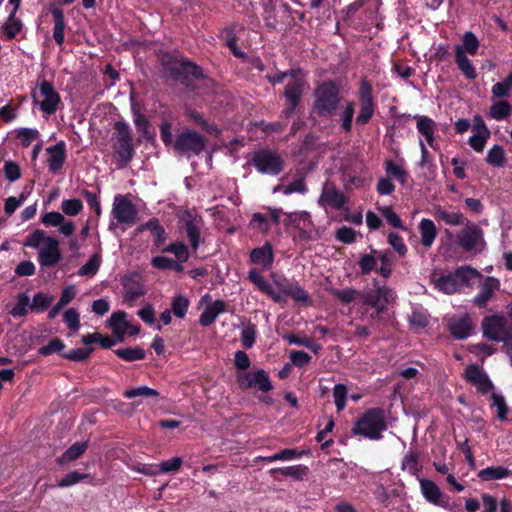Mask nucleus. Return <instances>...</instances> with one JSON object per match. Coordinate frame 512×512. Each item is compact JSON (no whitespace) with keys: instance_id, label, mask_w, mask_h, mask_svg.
Wrapping results in <instances>:
<instances>
[{"instance_id":"40","label":"nucleus","mask_w":512,"mask_h":512,"mask_svg":"<svg viewBox=\"0 0 512 512\" xmlns=\"http://www.w3.org/2000/svg\"><path fill=\"white\" fill-rule=\"evenodd\" d=\"M491 400V407L496 409V417L502 422L507 421L509 408L507 406L505 397L500 393L492 392Z\"/></svg>"},{"instance_id":"21","label":"nucleus","mask_w":512,"mask_h":512,"mask_svg":"<svg viewBox=\"0 0 512 512\" xmlns=\"http://www.w3.org/2000/svg\"><path fill=\"white\" fill-rule=\"evenodd\" d=\"M346 202L345 195L339 191L334 185L325 184L323 191L319 197L318 203L323 206H329L335 210H341Z\"/></svg>"},{"instance_id":"27","label":"nucleus","mask_w":512,"mask_h":512,"mask_svg":"<svg viewBox=\"0 0 512 512\" xmlns=\"http://www.w3.org/2000/svg\"><path fill=\"white\" fill-rule=\"evenodd\" d=\"M226 311V303L223 300H216L206 306L199 317V323L203 327L210 326L216 318Z\"/></svg>"},{"instance_id":"29","label":"nucleus","mask_w":512,"mask_h":512,"mask_svg":"<svg viewBox=\"0 0 512 512\" xmlns=\"http://www.w3.org/2000/svg\"><path fill=\"white\" fill-rule=\"evenodd\" d=\"M108 325L112 329L114 335L117 336L118 341H122L126 331L129 329V322L126 320V313L124 311L114 312L108 320Z\"/></svg>"},{"instance_id":"37","label":"nucleus","mask_w":512,"mask_h":512,"mask_svg":"<svg viewBox=\"0 0 512 512\" xmlns=\"http://www.w3.org/2000/svg\"><path fill=\"white\" fill-rule=\"evenodd\" d=\"M401 469L413 476H418L421 470L418 453L411 450L408 451L401 461Z\"/></svg>"},{"instance_id":"53","label":"nucleus","mask_w":512,"mask_h":512,"mask_svg":"<svg viewBox=\"0 0 512 512\" xmlns=\"http://www.w3.org/2000/svg\"><path fill=\"white\" fill-rule=\"evenodd\" d=\"M61 210L63 215L76 216L83 210V203L80 199H64L61 202Z\"/></svg>"},{"instance_id":"25","label":"nucleus","mask_w":512,"mask_h":512,"mask_svg":"<svg viewBox=\"0 0 512 512\" xmlns=\"http://www.w3.org/2000/svg\"><path fill=\"white\" fill-rule=\"evenodd\" d=\"M430 280L435 289L445 294H454L460 288L459 281H457L455 273L440 275L434 273L431 275Z\"/></svg>"},{"instance_id":"13","label":"nucleus","mask_w":512,"mask_h":512,"mask_svg":"<svg viewBox=\"0 0 512 512\" xmlns=\"http://www.w3.org/2000/svg\"><path fill=\"white\" fill-rule=\"evenodd\" d=\"M274 284L279 290V293L290 297L295 302L308 305L311 303L308 292L294 279L286 277H273Z\"/></svg>"},{"instance_id":"17","label":"nucleus","mask_w":512,"mask_h":512,"mask_svg":"<svg viewBox=\"0 0 512 512\" xmlns=\"http://www.w3.org/2000/svg\"><path fill=\"white\" fill-rule=\"evenodd\" d=\"M482 279L483 281L480 283L479 292L472 300V303L479 308L486 307L494 293L498 291L501 286L499 279L493 276L483 277Z\"/></svg>"},{"instance_id":"56","label":"nucleus","mask_w":512,"mask_h":512,"mask_svg":"<svg viewBox=\"0 0 512 512\" xmlns=\"http://www.w3.org/2000/svg\"><path fill=\"white\" fill-rule=\"evenodd\" d=\"M333 398L338 412L346 407L347 387L344 384H336L333 388Z\"/></svg>"},{"instance_id":"26","label":"nucleus","mask_w":512,"mask_h":512,"mask_svg":"<svg viewBox=\"0 0 512 512\" xmlns=\"http://www.w3.org/2000/svg\"><path fill=\"white\" fill-rule=\"evenodd\" d=\"M250 260L253 264L259 265L263 270H268L274 262L272 245L266 242L261 247L254 248L250 252Z\"/></svg>"},{"instance_id":"60","label":"nucleus","mask_w":512,"mask_h":512,"mask_svg":"<svg viewBox=\"0 0 512 512\" xmlns=\"http://www.w3.org/2000/svg\"><path fill=\"white\" fill-rule=\"evenodd\" d=\"M93 348H76L61 354V356L70 361L82 362L92 353Z\"/></svg>"},{"instance_id":"34","label":"nucleus","mask_w":512,"mask_h":512,"mask_svg":"<svg viewBox=\"0 0 512 512\" xmlns=\"http://www.w3.org/2000/svg\"><path fill=\"white\" fill-rule=\"evenodd\" d=\"M485 161L488 165L495 168H502L506 164V156L504 148L499 145H493L487 152Z\"/></svg>"},{"instance_id":"9","label":"nucleus","mask_w":512,"mask_h":512,"mask_svg":"<svg viewBox=\"0 0 512 512\" xmlns=\"http://www.w3.org/2000/svg\"><path fill=\"white\" fill-rule=\"evenodd\" d=\"M236 381L241 390L256 389L267 393L273 389L268 373L264 369L236 373Z\"/></svg>"},{"instance_id":"22","label":"nucleus","mask_w":512,"mask_h":512,"mask_svg":"<svg viewBox=\"0 0 512 512\" xmlns=\"http://www.w3.org/2000/svg\"><path fill=\"white\" fill-rule=\"evenodd\" d=\"M392 296V291L386 287H379L366 293L363 297V303L367 306L374 308L377 314L384 311L389 298Z\"/></svg>"},{"instance_id":"4","label":"nucleus","mask_w":512,"mask_h":512,"mask_svg":"<svg viewBox=\"0 0 512 512\" xmlns=\"http://www.w3.org/2000/svg\"><path fill=\"white\" fill-rule=\"evenodd\" d=\"M338 86L332 81L319 84L314 91V110L321 118H331L340 104Z\"/></svg>"},{"instance_id":"55","label":"nucleus","mask_w":512,"mask_h":512,"mask_svg":"<svg viewBox=\"0 0 512 512\" xmlns=\"http://www.w3.org/2000/svg\"><path fill=\"white\" fill-rule=\"evenodd\" d=\"M39 137V131L35 128H19L16 130V138L23 147H28Z\"/></svg>"},{"instance_id":"48","label":"nucleus","mask_w":512,"mask_h":512,"mask_svg":"<svg viewBox=\"0 0 512 512\" xmlns=\"http://www.w3.org/2000/svg\"><path fill=\"white\" fill-rule=\"evenodd\" d=\"M30 307V298L26 292H22L17 297V303L11 309L10 314L14 318H21L27 315Z\"/></svg>"},{"instance_id":"19","label":"nucleus","mask_w":512,"mask_h":512,"mask_svg":"<svg viewBox=\"0 0 512 512\" xmlns=\"http://www.w3.org/2000/svg\"><path fill=\"white\" fill-rule=\"evenodd\" d=\"M183 225L192 249L197 250L201 244V229L204 225L203 219L198 215L187 213L183 217Z\"/></svg>"},{"instance_id":"16","label":"nucleus","mask_w":512,"mask_h":512,"mask_svg":"<svg viewBox=\"0 0 512 512\" xmlns=\"http://www.w3.org/2000/svg\"><path fill=\"white\" fill-rule=\"evenodd\" d=\"M447 328L451 335L459 340L471 336L473 325L470 316L467 313L454 315L447 319Z\"/></svg>"},{"instance_id":"31","label":"nucleus","mask_w":512,"mask_h":512,"mask_svg":"<svg viewBox=\"0 0 512 512\" xmlns=\"http://www.w3.org/2000/svg\"><path fill=\"white\" fill-rule=\"evenodd\" d=\"M511 470L504 466H490L478 472L481 481L501 480L511 475Z\"/></svg>"},{"instance_id":"2","label":"nucleus","mask_w":512,"mask_h":512,"mask_svg":"<svg viewBox=\"0 0 512 512\" xmlns=\"http://www.w3.org/2000/svg\"><path fill=\"white\" fill-rule=\"evenodd\" d=\"M287 77L291 78V81L285 86L283 93L287 106L281 112V117L285 119L290 118L294 114L301 101L306 85V81L301 75V72L295 69H290L284 72H279L273 76H269L268 80L271 84L276 85L282 83Z\"/></svg>"},{"instance_id":"12","label":"nucleus","mask_w":512,"mask_h":512,"mask_svg":"<svg viewBox=\"0 0 512 512\" xmlns=\"http://www.w3.org/2000/svg\"><path fill=\"white\" fill-rule=\"evenodd\" d=\"M252 161L262 174L277 175L283 170L281 157L276 152L267 149L255 152Z\"/></svg>"},{"instance_id":"38","label":"nucleus","mask_w":512,"mask_h":512,"mask_svg":"<svg viewBox=\"0 0 512 512\" xmlns=\"http://www.w3.org/2000/svg\"><path fill=\"white\" fill-rule=\"evenodd\" d=\"M271 473H280L283 476L291 477L294 480H302L308 473V467L302 464L287 466L282 468H273Z\"/></svg>"},{"instance_id":"42","label":"nucleus","mask_w":512,"mask_h":512,"mask_svg":"<svg viewBox=\"0 0 512 512\" xmlns=\"http://www.w3.org/2000/svg\"><path fill=\"white\" fill-rule=\"evenodd\" d=\"M512 107L509 102L500 100L493 103L489 110V115L492 119L501 121L506 119L511 113Z\"/></svg>"},{"instance_id":"15","label":"nucleus","mask_w":512,"mask_h":512,"mask_svg":"<svg viewBox=\"0 0 512 512\" xmlns=\"http://www.w3.org/2000/svg\"><path fill=\"white\" fill-rule=\"evenodd\" d=\"M413 119L416 121V129L420 135L419 139H423L425 144L432 149H438L439 145L435 139V133L437 131L436 122L428 116L419 114L414 115Z\"/></svg>"},{"instance_id":"35","label":"nucleus","mask_w":512,"mask_h":512,"mask_svg":"<svg viewBox=\"0 0 512 512\" xmlns=\"http://www.w3.org/2000/svg\"><path fill=\"white\" fill-rule=\"evenodd\" d=\"M159 392L154 389L150 388L146 385H141L137 387H129L124 390L123 396L126 399H134L137 397H145V398H152L157 399L159 397Z\"/></svg>"},{"instance_id":"8","label":"nucleus","mask_w":512,"mask_h":512,"mask_svg":"<svg viewBox=\"0 0 512 512\" xmlns=\"http://www.w3.org/2000/svg\"><path fill=\"white\" fill-rule=\"evenodd\" d=\"M33 103L38 105L40 110L46 115L54 114L61 103V97L55 90L54 85L44 80L38 84V94L33 93Z\"/></svg>"},{"instance_id":"7","label":"nucleus","mask_w":512,"mask_h":512,"mask_svg":"<svg viewBox=\"0 0 512 512\" xmlns=\"http://www.w3.org/2000/svg\"><path fill=\"white\" fill-rule=\"evenodd\" d=\"M457 244L466 252L481 253L486 248L483 230L475 223L468 222L456 236Z\"/></svg>"},{"instance_id":"36","label":"nucleus","mask_w":512,"mask_h":512,"mask_svg":"<svg viewBox=\"0 0 512 512\" xmlns=\"http://www.w3.org/2000/svg\"><path fill=\"white\" fill-rule=\"evenodd\" d=\"M87 442H76L70 446L57 460L62 465L78 459L87 449Z\"/></svg>"},{"instance_id":"1","label":"nucleus","mask_w":512,"mask_h":512,"mask_svg":"<svg viewBox=\"0 0 512 512\" xmlns=\"http://www.w3.org/2000/svg\"><path fill=\"white\" fill-rule=\"evenodd\" d=\"M23 245L38 249L37 260L41 267H53L61 260L59 241L54 237L48 236L44 230L36 229L30 233Z\"/></svg>"},{"instance_id":"20","label":"nucleus","mask_w":512,"mask_h":512,"mask_svg":"<svg viewBox=\"0 0 512 512\" xmlns=\"http://www.w3.org/2000/svg\"><path fill=\"white\" fill-rule=\"evenodd\" d=\"M466 379L476 386L481 394H487L493 389V383L485 371L476 364L469 365L465 370Z\"/></svg>"},{"instance_id":"23","label":"nucleus","mask_w":512,"mask_h":512,"mask_svg":"<svg viewBox=\"0 0 512 512\" xmlns=\"http://www.w3.org/2000/svg\"><path fill=\"white\" fill-rule=\"evenodd\" d=\"M247 278L257 287L258 290L268 295L274 302L281 303L284 301L282 295L277 292L268 281L265 280V278L256 268H251L248 271Z\"/></svg>"},{"instance_id":"3","label":"nucleus","mask_w":512,"mask_h":512,"mask_svg":"<svg viewBox=\"0 0 512 512\" xmlns=\"http://www.w3.org/2000/svg\"><path fill=\"white\" fill-rule=\"evenodd\" d=\"M387 429L385 412L381 408L366 410L354 423L353 435H359L370 440L382 439V433Z\"/></svg>"},{"instance_id":"10","label":"nucleus","mask_w":512,"mask_h":512,"mask_svg":"<svg viewBox=\"0 0 512 512\" xmlns=\"http://www.w3.org/2000/svg\"><path fill=\"white\" fill-rule=\"evenodd\" d=\"M359 112L356 117V123L360 125L367 124L373 117L376 110V103L373 98V88L371 83L362 79L358 91Z\"/></svg>"},{"instance_id":"50","label":"nucleus","mask_w":512,"mask_h":512,"mask_svg":"<svg viewBox=\"0 0 512 512\" xmlns=\"http://www.w3.org/2000/svg\"><path fill=\"white\" fill-rule=\"evenodd\" d=\"M22 29V22L20 19L16 18V15L13 13H9V16L6 22L3 25V30L6 37L11 40L16 37V35Z\"/></svg>"},{"instance_id":"5","label":"nucleus","mask_w":512,"mask_h":512,"mask_svg":"<svg viewBox=\"0 0 512 512\" xmlns=\"http://www.w3.org/2000/svg\"><path fill=\"white\" fill-rule=\"evenodd\" d=\"M113 149L121 167L126 166L134 157L132 131L125 121H117L114 126Z\"/></svg>"},{"instance_id":"41","label":"nucleus","mask_w":512,"mask_h":512,"mask_svg":"<svg viewBox=\"0 0 512 512\" xmlns=\"http://www.w3.org/2000/svg\"><path fill=\"white\" fill-rule=\"evenodd\" d=\"M102 263V257L100 253H94L89 260L80 267L77 272L79 276H94Z\"/></svg>"},{"instance_id":"59","label":"nucleus","mask_w":512,"mask_h":512,"mask_svg":"<svg viewBox=\"0 0 512 512\" xmlns=\"http://www.w3.org/2000/svg\"><path fill=\"white\" fill-rule=\"evenodd\" d=\"M87 477H88V474L80 473L77 471H72V472H69L68 474H66L63 478H61L58 481L57 486L60 488L70 487V486H73V485L81 482L82 480L86 479Z\"/></svg>"},{"instance_id":"49","label":"nucleus","mask_w":512,"mask_h":512,"mask_svg":"<svg viewBox=\"0 0 512 512\" xmlns=\"http://www.w3.org/2000/svg\"><path fill=\"white\" fill-rule=\"evenodd\" d=\"M435 216L451 226H457L463 223V214L460 212H449L441 207L435 210Z\"/></svg>"},{"instance_id":"43","label":"nucleus","mask_w":512,"mask_h":512,"mask_svg":"<svg viewBox=\"0 0 512 512\" xmlns=\"http://www.w3.org/2000/svg\"><path fill=\"white\" fill-rule=\"evenodd\" d=\"M491 136L490 131L482 129V132H472V135L468 139L470 147L478 153L484 151L486 143Z\"/></svg>"},{"instance_id":"32","label":"nucleus","mask_w":512,"mask_h":512,"mask_svg":"<svg viewBox=\"0 0 512 512\" xmlns=\"http://www.w3.org/2000/svg\"><path fill=\"white\" fill-rule=\"evenodd\" d=\"M455 63L462 74L469 80L477 78V72L466 54H463L460 49H455Z\"/></svg>"},{"instance_id":"62","label":"nucleus","mask_w":512,"mask_h":512,"mask_svg":"<svg viewBox=\"0 0 512 512\" xmlns=\"http://www.w3.org/2000/svg\"><path fill=\"white\" fill-rule=\"evenodd\" d=\"M65 348V344L59 338H53L50 342L38 350L41 356H49L53 353H60Z\"/></svg>"},{"instance_id":"64","label":"nucleus","mask_w":512,"mask_h":512,"mask_svg":"<svg viewBox=\"0 0 512 512\" xmlns=\"http://www.w3.org/2000/svg\"><path fill=\"white\" fill-rule=\"evenodd\" d=\"M64 219L65 217L63 213L56 211L47 212L41 216V222L46 227H57L64 221Z\"/></svg>"},{"instance_id":"61","label":"nucleus","mask_w":512,"mask_h":512,"mask_svg":"<svg viewBox=\"0 0 512 512\" xmlns=\"http://www.w3.org/2000/svg\"><path fill=\"white\" fill-rule=\"evenodd\" d=\"M51 302L52 297L50 295L43 292H38L34 295L32 302L30 303V308L32 310L43 311L50 305Z\"/></svg>"},{"instance_id":"47","label":"nucleus","mask_w":512,"mask_h":512,"mask_svg":"<svg viewBox=\"0 0 512 512\" xmlns=\"http://www.w3.org/2000/svg\"><path fill=\"white\" fill-rule=\"evenodd\" d=\"M114 353L122 360L127 362L142 360L145 357V351L142 348H120L116 349Z\"/></svg>"},{"instance_id":"63","label":"nucleus","mask_w":512,"mask_h":512,"mask_svg":"<svg viewBox=\"0 0 512 512\" xmlns=\"http://www.w3.org/2000/svg\"><path fill=\"white\" fill-rule=\"evenodd\" d=\"M64 323L73 331L77 332L80 327V315L75 308H69L65 311L63 317Z\"/></svg>"},{"instance_id":"52","label":"nucleus","mask_w":512,"mask_h":512,"mask_svg":"<svg viewBox=\"0 0 512 512\" xmlns=\"http://www.w3.org/2000/svg\"><path fill=\"white\" fill-rule=\"evenodd\" d=\"M372 252L374 254H377V258L381 261V266L380 268L378 269V273L383 277V278H388L390 277L391 275V272H392V259L389 255L388 252H384V251H379V250H376V249H372Z\"/></svg>"},{"instance_id":"18","label":"nucleus","mask_w":512,"mask_h":512,"mask_svg":"<svg viewBox=\"0 0 512 512\" xmlns=\"http://www.w3.org/2000/svg\"><path fill=\"white\" fill-rule=\"evenodd\" d=\"M421 494L424 499L436 506L446 508L448 506L447 497L442 493L438 485L429 479H419Z\"/></svg>"},{"instance_id":"30","label":"nucleus","mask_w":512,"mask_h":512,"mask_svg":"<svg viewBox=\"0 0 512 512\" xmlns=\"http://www.w3.org/2000/svg\"><path fill=\"white\" fill-rule=\"evenodd\" d=\"M419 231L421 235V243L426 248H430L437 236V228L430 219L423 218L419 223Z\"/></svg>"},{"instance_id":"44","label":"nucleus","mask_w":512,"mask_h":512,"mask_svg":"<svg viewBox=\"0 0 512 512\" xmlns=\"http://www.w3.org/2000/svg\"><path fill=\"white\" fill-rule=\"evenodd\" d=\"M454 273L457 277V281H459V286H461L462 284H469L470 281L476 278H483L482 274L479 271L470 266L458 267Z\"/></svg>"},{"instance_id":"39","label":"nucleus","mask_w":512,"mask_h":512,"mask_svg":"<svg viewBox=\"0 0 512 512\" xmlns=\"http://www.w3.org/2000/svg\"><path fill=\"white\" fill-rule=\"evenodd\" d=\"M479 48V41L473 32H465L462 38V44L456 45L455 49H460L463 54H470L472 56L477 54Z\"/></svg>"},{"instance_id":"14","label":"nucleus","mask_w":512,"mask_h":512,"mask_svg":"<svg viewBox=\"0 0 512 512\" xmlns=\"http://www.w3.org/2000/svg\"><path fill=\"white\" fill-rule=\"evenodd\" d=\"M111 213L121 224L132 225L137 218L135 206L126 196L122 195L115 196Z\"/></svg>"},{"instance_id":"58","label":"nucleus","mask_w":512,"mask_h":512,"mask_svg":"<svg viewBox=\"0 0 512 512\" xmlns=\"http://www.w3.org/2000/svg\"><path fill=\"white\" fill-rule=\"evenodd\" d=\"M330 293L344 304L353 302L359 295V292L353 288H346L342 290L333 288L330 290Z\"/></svg>"},{"instance_id":"24","label":"nucleus","mask_w":512,"mask_h":512,"mask_svg":"<svg viewBox=\"0 0 512 512\" xmlns=\"http://www.w3.org/2000/svg\"><path fill=\"white\" fill-rule=\"evenodd\" d=\"M48 154L47 165L52 173L58 172L66 159V144L64 141H59L55 145L49 146L46 149Z\"/></svg>"},{"instance_id":"33","label":"nucleus","mask_w":512,"mask_h":512,"mask_svg":"<svg viewBox=\"0 0 512 512\" xmlns=\"http://www.w3.org/2000/svg\"><path fill=\"white\" fill-rule=\"evenodd\" d=\"M288 223L293 227L303 231H311L313 228L311 216L306 211L289 213Z\"/></svg>"},{"instance_id":"46","label":"nucleus","mask_w":512,"mask_h":512,"mask_svg":"<svg viewBox=\"0 0 512 512\" xmlns=\"http://www.w3.org/2000/svg\"><path fill=\"white\" fill-rule=\"evenodd\" d=\"M385 171L389 177L395 178L400 184L404 185L407 182L408 173L406 170L392 160L385 161Z\"/></svg>"},{"instance_id":"11","label":"nucleus","mask_w":512,"mask_h":512,"mask_svg":"<svg viewBox=\"0 0 512 512\" xmlns=\"http://www.w3.org/2000/svg\"><path fill=\"white\" fill-rule=\"evenodd\" d=\"M204 147V138L193 130H187L178 134L174 141V149L182 155H199Z\"/></svg>"},{"instance_id":"45","label":"nucleus","mask_w":512,"mask_h":512,"mask_svg":"<svg viewBox=\"0 0 512 512\" xmlns=\"http://www.w3.org/2000/svg\"><path fill=\"white\" fill-rule=\"evenodd\" d=\"M189 305V299L182 294H178L172 298L171 311L176 317L182 319L186 316Z\"/></svg>"},{"instance_id":"6","label":"nucleus","mask_w":512,"mask_h":512,"mask_svg":"<svg viewBox=\"0 0 512 512\" xmlns=\"http://www.w3.org/2000/svg\"><path fill=\"white\" fill-rule=\"evenodd\" d=\"M483 335L489 340L503 342L512 351V321L504 315L487 316L482 322Z\"/></svg>"},{"instance_id":"28","label":"nucleus","mask_w":512,"mask_h":512,"mask_svg":"<svg viewBox=\"0 0 512 512\" xmlns=\"http://www.w3.org/2000/svg\"><path fill=\"white\" fill-rule=\"evenodd\" d=\"M49 12L53 16L54 19V27H53V39L58 45H63L64 43V30H65V17L62 9L56 6H50Z\"/></svg>"},{"instance_id":"51","label":"nucleus","mask_w":512,"mask_h":512,"mask_svg":"<svg viewBox=\"0 0 512 512\" xmlns=\"http://www.w3.org/2000/svg\"><path fill=\"white\" fill-rule=\"evenodd\" d=\"M512 89V72L502 82H497L492 86L491 93L496 98H503L510 95Z\"/></svg>"},{"instance_id":"54","label":"nucleus","mask_w":512,"mask_h":512,"mask_svg":"<svg viewBox=\"0 0 512 512\" xmlns=\"http://www.w3.org/2000/svg\"><path fill=\"white\" fill-rule=\"evenodd\" d=\"M163 251L174 254L176 260H180V262H186L189 259V250L182 242L170 243Z\"/></svg>"},{"instance_id":"57","label":"nucleus","mask_w":512,"mask_h":512,"mask_svg":"<svg viewBox=\"0 0 512 512\" xmlns=\"http://www.w3.org/2000/svg\"><path fill=\"white\" fill-rule=\"evenodd\" d=\"M377 259V254H374L372 251L370 254L362 255L358 262L362 274L367 275L371 271L375 270Z\"/></svg>"}]
</instances>
